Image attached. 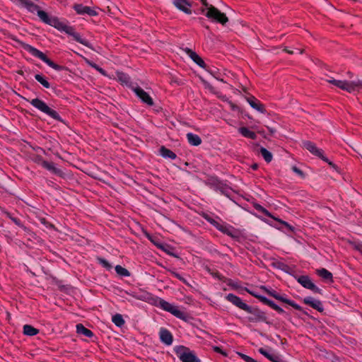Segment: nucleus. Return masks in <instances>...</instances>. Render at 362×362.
<instances>
[{
  "label": "nucleus",
  "instance_id": "nucleus-1",
  "mask_svg": "<svg viewBox=\"0 0 362 362\" xmlns=\"http://www.w3.org/2000/svg\"><path fill=\"white\" fill-rule=\"evenodd\" d=\"M327 82L339 89L348 93L358 91L362 88V82L360 81H347L344 78H331Z\"/></svg>",
  "mask_w": 362,
  "mask_h": 362
},
{
  "label": "nucleus",
  "instance_id": "nucleus-2",
  "mask_svg": "<svg viewBox=\"0 0 362 362\" xmlns=\"http://www.w3.org/2000/svg\"><path fill=\"white\" fill-rule=\"evenodd\" d=\"M48 25L54 27L59 30L64 31L68 35L73 36L74 38L79 43L88 46V42L86 40H83L80 37V35L75 32L74 28L73 27L67 25L66 24L60 21L58 18L52 17Z\"/></svg>",
  "mask_w": 362,
  "mask_h": 362
},
{
  "label": "nucleus",
  "instance_id": "nucleus-3",
  "mask_svg": "<svg viewBox=\"0 0 362 362\" xmlns=\"http://www.w3.org/2000/svg\"><path fill=\"white\" fill-rule=\"evenodd\" d=\"M204 14L213 22L219 23L223 26H225L229 21V18L226 14L221 12L214 6H209L208 10L204 12Z\"/></svg>",
  "mask_w": 362,
  "mask_h": 362
},
{
  "label": "nucleus",
  "instance_id": "nucleus-4",
  "mask_svg": "<svg viewBox=\"0 0 362 362\" xmlns=\"http://www.w3.org/2000/svg\"><path fill=\"white\" fill-rule=\"evenodd\" d=\"M30 103L35 107H36L37 109H38L39 110L42 111V112L49 115L50 117H52V118L57 119V120H59V121H61V117H59V115H58V113L51 109L45 102H43L42 100L38 99V98H35V99H33L31 101H30Z\"/></svg>",
  "mask_w": 362,
  "mask_h": 362
},
{
  "label": "nucleus",
  "instance_id": "nucleus-5",
  "mask_svg": "<svg viewBox=\"0 0 362 362\" xmlns=\"http://www.w3.org/2000/svg\"><path fill=\"white\" fill-rule=\"evenodd\" d=\"M22 45L23 46V47L27 49L28 52H30V53H32L33 55L39 57L40 59H42L43 62H45L47 65H49L50 67L56 69V70H59L61 69L60 66L56 64L55 63H54L52 61H51L49 58H47V57L41 51L37 49L36 48L29 45H27V44H25V43H21Z\"/></svg>",
  "mask_w": 362,
  "mask_h": 362
},
{
  "label": "nucleus",
  "instance_id": "nucleus-6",
  "mask_svg": "<svg viewBox=\"0 0 362 362\" xmlns=\"http://www.w3.org/2000/svg\"><path fill=\"white\" fill-rule=\"evenodd\" d=\"M173 4L177 11L186 16H191L194 13L190 0H173Z\"/></svg>",
  "mask_w": 362,
  "mask_h": 362
},
{
  "label": "nucleus",
  "instance_id": "nucleus-7",
  "mask_svg": "<svg viewBox=\"0 0 362 362\" xmlns=\"http://www.w3.org/2000/svg\"><path fill=\"white\" fill-rule=\"evenodd\" d=\"M176 353L182 362H199L194 354L185 346H179L176 349Z\"/></svg>",
  "mask_w": 362,
  "mask_h": 362
},
{
  "label": "nucleus",
  "instance_id": "nucleus-8",
  "mask_svg": "<svg viewBox=\"0 0 362 362\" xmlns=\"http://www.w3.org/2000/svg\"><path fill=\"white\" fill-rule=\"evenodd\" d=\"M159 304L163 310L170 313L181 320H187L185 314L180 310L177 306H175L164 300H160Z\"/></svg>",
  "mask_w": 362,
  "mask_h": 362
},
{
  "label": "nucleus",
  "instance_id": "nucleus-9",
  "mask_svg": "<svg viewBox=\"0 0 362 362\" xmlns=\"http://www.w3.org/2000/svg\"><path fill=\"white\" fill-rule=\"evenodd\" d=\"M304 146L309 152L318 156L322 160L327 162L332 168H336V165L332 161H329L326 157L324 156L322 150L319 149L315 144H314L312 142L307 141L304 144Z\"/></svg>",
  "mask_w": 362,
  "mask_h": 362
},
{
  "label": "nucleus",
  "instance_id": "nucleus-10",
  "mask_svg": "<svg viewBox=\"0 0 362 362\" xmlns=\"http://www.w3.org/2000/svg\"><path fill=\"white\" fill-rule=\"evenodd\" d=\"M183 50L199 66H200L202 69H206V63L204 62V59L196 52L193 51L192 49L188 47L183 49Z\"/></svg>",
  "mask_w": 362,
  "mask_h": 362
},
{
  "label": "nucleus",
  "instance_id": "nucleus-11",
  "mask_svg": "<svg viewBox=\"0 0 362 362\" xmlns=\"http://www.w3.org/2000/svg\"><path fill=\"white\" fill-rule=\"evenodd\" d=\"M134 92L142 100L143 103L147 104L149 106L153 105L154 103L152 98L144 89L140 87H136L134 88Z\"/></svg>",
  "mask_w": 362,
  "mask_h": 362
},
{
  "label": "nucleus",
  "instance_id": "nucleus-12",
  "mask_svg": "<svg viewBox=\"0 0 362 362\" xmlns=\"http://www.w3.org/2000/svg\"><path fill=\"white\" fill-rule=\"evenodd\" d=\"M253 206L258 210L259 211L262 212V214H265L266 216L274 219L275 221L279 222L280 223L284 225L286 227H287L290 230L293 231L294 228L291 226H290L288 223H286L284 221H282L280 218H278L273 215H272L266 209H264L263 206H262L260 204L257 203H254Z\"/></svg>",
  "mask_w": 362,
  "mask_h": 362
},
{
  "label": "nucleus",
  "instance_id": "nucleus-13",
  "mask_svg": "<svg viewBox=\"0 0 362 362\" xmlns=\"http://www.w3.org/2000/svg\"><path fill=\"white\" fill-rule=\"evenodd\" d=\"M298 282L303 287L310 289L317 293H320L321 290L317 288L308 276H300L298 278Z\"/></svg>",
  "mask_w": 362,
  "mask_h": 362
},
{
  "label": "nucleus",
  "instance_id": "nucleus-14",
  "mask_svg": "<svg viewBox=\"0 0 362 362\" xmlns=\"http://www.w3.org/2000/svg\"><path fill=\"white\" fill-rule=\"evenodd\" d=\"M226 298L239 308L245 311H250V307L246 303H243L239 297L233 294H228Z\"/></svg>",
  "mask_w": 362,
  "mask_h": 362
},
{
  "label": "nucleus",
  "instance_id": "nucleus-15",
  "mask_svg": "<svg viewBox=\"0 0 362 362\" xmlns=\"http://www.w3.org/2000/svg\"><path fill=\"white\" fill-rule=\"evenodd\" d=\"M245 291L247 293H249L250 294H251L252 296H253L254 297H255V298H258L259 300H260L262 302H263V303H266L267 305H269L270 307H272L273 309H274L277 312H279V313H283L284 312L283 309H281L279 306L276 305L274 302L268 300L265 297H263L262 296H259V295L255 293L254 292L250 291L247 288H245Z\"/></svg>",
  "mask_w": 362,
  "mask_h": 362
},
{
  "label": "nucleus",
  "instance_id": "nucleus-16",
  "mask_svg": "<svg viewBox=\"0 0 362 362\" xmlns=\"http://www.w3.org/2000/svg\"><path fill=\"white\" fill-rule=\"evenodd\" d=\"M205 84H206V87L209 90H210L211 92H212L213 93L217 95L218 96V98H220L222 100L228 102V103L230 104V106L232 108V110H238V112H242V110L237 105L234 104L233 103H232L230 101H228V98L226 95L219 94V93L216 91L214 90V88L211 85H210L209 83H205Z\"/></svg>",
  "mask_w": 362,
  "mask_h": 362
},
{
  "label": "nucleus",
  "instance_id": "nucleus-17",
  "mask_svg": "<svg viewBox=\"0 0 362 362\" xmlns=\"http://www.w3.org/2000/svg\"><path fill=\"white\" fill-rule=\"evenodd\" d=\"M247 101L252 108L255 109L259 112L263 114L266 112V108L264 105L255 97H250L247 98Z\"/></svg>",
  "mask_w": 362,
  "mask_h": 362
},
{
  "label": "nucleus",
  "instance_id": "nucleus-18",
  "mask_svg": "<svg viewBox=\"0 0 362 362\" xmlns=\"http://www.w3.org/2000/svg\"><path fill=\"white\" fill-rule=\"evenodd\" d=\"M251 315L248 317V320L251 322H258L266 321V317L264 313L258 310L251 312Z\"/></svg>",
  "mask_w": 362,
  "mask_h": 362
},
{
  "label": "nucleus",
  "instance_id": "nucleus-19",
  "mask_svg": "<svg viewBox=\"0 0 362 362\" xmlns=\"http://www.w3.org/2000/svg\"><path fill=\"white\" fill-rule=\"evenodd\" d=\"M42 165L44 168L52 171L53 173L59 175V177H64V173L62 172V170L55 167L53 163H49L48 161L43 160Z\"/></svg>",
  "mask_w": 362,
  "mask_h": 362
},
{
  "label": "nucleus",
  "instance_id": "nucleus-20",
  "mask_svg": "<svg viewBox=\"0 0 362 362\" xmlns=\"http://www.w3.org/2000/svg\"><path fill=\"white\" fill-rule=\"evenodd\" d=\"M303 302L320 313L324 311L322 303L318 300H314L311 298H306L303 300Z\"/></svg>",
  "mask_w": 362,
  "mask_h": 362
},
{
  "label": "nucleus",
  "instance_id": "nucleus-21",
  "mask_svg": "<svg viewBox=\"0 0 362 362\" xmlns=\"http://www.w3.org/2000/svg\"><path fill=\"white\" fill-rule=\"evenodd\" d=\"M122 13V10L116 4L107 6V16L110 18H114L115 19H118V18H117L116 16L118 13Z\"/></svg>",
  "mask_w": 362,
  "mask_h": 362
},
{
  "label": "nucleus",
  "instance_id": "nucleus-22",
  "mask_svg": "<svg viewBox=\"0 0 362 362\" xmlns=\"http://www.w3.org/2000/svg\"><path fill=\"white\" fill-rule=\"evenodd\" d=\"M76 333L78 334H82L89 338L93 336V332L85 327L82 324L76 325Z\"/></svg>",
  "mask_w": 362,
  "mask_h": 362
},
{
  "label": "nucleus",
  "instance_id": "nucleus-23",
  "mask_svg": "<svg viewBox=\"0 0 362 362\" xmlns=\"http://www.w3.org/2000/svg\"><path fill=\"white\" fill-rule=\"evenodd\" d=\"M238 131L244 137L251 139H256L257 138L256 133L253 131H251L247 127H241L239 128Z\"/></svg>",
  "mask_w": 362,
  "mask_h": 362
},
{
  "label": "nucleus",
  "instance_id": "nucleus-24",
  "mask_svg": "<svg viewBox=\"0 0 362 362\" xmlns=\"http://www.w3.org/2000/svg\"><path fill=\"white\" fill-rule=\"evenodd\" d=\"M316 273L320 277H322L323 279L328 280L331 283H332L334 281L332 274L326 269L322 268V269H317L316 271Z\"/></svg>",
  "mask_w": 362,
  "mask_h": 362
},
{
  "label": "nucleus",
  "instance_id": "nucleus-25",
  "mask_svg": "<svg viewBox=\"0 0 362 362\" xmlns=\"http://www.w3.org/2000/svg\"><path fill=\"white\" fill-rule=\"evenodd\" d=\"M160 339L165 344L170 345L173 342V336L170 332L166 329L160 331Z\"/></svg>",
  "mask_w": 362,
  "mask_h": 362
},
{
  "label": "nucleus",
  "instance_id": "nucleus-26",
  "mask_svg": "<svg viewBox=\"0 0 362 362\" xmlns=\"http://www.w3.org/2000/svg\"><path fill=\"white\" fill-rule=\"evenodd\" d=\"M154 245L158 247L159 249L162 250L163 251H164L165 253H167L168 255H171V256H173L176 258H178L179 257L177 255H176L175 254H174L172 251L174 250V248L170 245H164L163 244H160L159 243H154Z\"/></svg>",
  "mask_w": 362,
  "mask_h": 362
},
{
  "label": "nucleus",
  "instance_id": "nucleus-27",
  "mask_svg": "<svg viewBox=\"0 0 362 362\" xmlns=\"http://www.w3.org/2000/svg\"><path fill=\"white\" fill-rule=\"evenodd\" d=\"M23 332L27 336H35L39 333V329L30 325H25L23 327Z\"/></svg>",
  "mask_w": 362,
  "mask_h": 362
},
{
  "label": "nucleus",
  "instance_id": "nucleus-28",
  "mask_svg": "<svg viewBox=\"0 0 362 362\" xmlns=\"http://www.w3.org/2000/svg\"><path fill=\"white\" fill-rule=\"evenodd\" d=\"M30 10L32 11H37V15H38L39 18L45 23L48 24L49 23V21H50V19L52 18H50L45 11H44L42 10H40L38 6H37V9H35V8H32V9H30Z\"/></svg>",
  "mask_w": 362,
  "mask_h": 362
},
{
  "label": "nucleus",
  "instance_id": "nucleus-29",
  "mask_svg": "<svg viewBox=\"0 0 362 362\" xmlns=\"http://www.w3.org/2000/svg\"><path fill=\"white\" fill-rule=\"evenodd\" d=\"M187 137L189 143L193 146H199L202 144L201 138L197 134L188 133Z\"/></svg>",
  "mask_w": 362,
  "mask_h": 362
},
{
  "label": "nucleus",
  "instance_id": "nucleus-30",
  "mask_svg": "<svg viewBox=\"0 0 362 362\" xmlns=\"http://www.w3.org/2000/svg\"><path fill=\"white\" fill-rule=\"evenodd\" d=\"M160 153L162 155V156L165 158H169L171 159H175L176 158L175 153H174L172 151L165 148V146H161L160 148Z\"/></svg>",
  "mask_w": 362,
  "mask_h": 362
},
{
  "label": "nucleus",
  "instance_id": "nucleus-31",
  "mask_svg": "<svg viewBox=\"0 0 362 362\" xmlns=\"http://www.w3.org/2000/svg\"><path fill=\"white\" fill-rule=\"evenodd\" d=\"M260 153L266 162L269 163L272 161L273 158L272 154L265 148L262 147L260 148Z\"/></svg>",
  "mask_w": 362,
  "mask_h": 362
},
{
  "label": "nucleus",
  "instance_id": "nucleus-32",
  "mask_svg": "<svg viewBox=\"0 0 362 362\" xmlns=\"http://www.w3.org/2000/svg\"><path fill=\"white\" fill-rule=\"evenodd\" d=\"M115 271L117 274L122 276H129L130 272L125 268L122 267L120 265H117L115 267Z\"/></svg>",
  "mask_w": 362,
  "mask_h": 362
},
{
  "label": "nucleus",
  "instance_id": "nucleus-33",
  "mask_svg": "<svg viewBox=\"0 0 362 362\" xmlns=\"http://www.w3.org/2000/svg\"><path fill=\"white\" fill-rule=\"evenodd\" d=\"M261 289L264 290L265 292H267L269 295L273 296L274 298H275L276 299L279 300H281L282 302L284 301V300L286 298H283L282 296H279L278 293H276L275 291H269V289H267L265 286H261L260 287Z\"/></svg>",
  "mask_w": 362,
  "mask_h": 362
},
{
  "label": "nucleus",
  "instance_id": "nucleus-34",
  "mask_svg": "<svg viewBox=\"0 0 362 362\" xmlns=\"http://www.w3.org/2000/svg\"><path fill=\"white\" fill-rule=\"evenodd\" d=\"M87 6H83L81 4H76L74 5V9L78 15H83L86 13Z\"/></svg>",
  "mask_w": 362,
  "mask_h": 362
},
{
  "label": "nucleus",
  "instance_id": "nucleus-35",
  "mask_svg": "<svg viewBox=\"0 0 362 362\" xmlns=\"http://www.w3.org/2000/svg\"><path fill=\"white\" fill-rule=\"evenodd\" d=\"M259 351L260 354H262L263 356L267 357L269 360L272 361V362H280L279 357L272 356L262 348L259 349Z\"/></svg>",
  "mask_w": 362,
  "mask_h": 362
},
{
  "label": "nucleus",
  "instance_id": "nucleus-36",
  "mask_svg": "<svg viewBox=\"0 0 362 362\" xmlns=\"http://www.w3.org/2000/svg\"><path fill=\"white\" fill-rule=\"evenodd\" d=\"M112 322L118 327L124 324V320L120 314H116L112 317Z\"/></svg>",
  "mask_w": 362,
  "mask_h": 362
},
{
  "label": "nucleus",
  "instance_id": "nucleus-37",
  "mask_svg": "<svg viewBox=\"0 0 362 362\" xmlns=\"http://www.w3.org/2000/svg\"><path fill=\"white\" fill-rule=\"evenodd\" d=\"M97 9H99V8L87 6L85 14H87L91 17H96L98 16Z\"/></svg>",
  "mask_w": 362,
  "mask_h": 362
},
{
  "label": "nucleus",
  "instance_id": "nucleus-38",
  "mask_svg": "<svg viewBox=\"0 0 362 362\" xmlns=\"http://www.w3.org/2000/svg\"><path fill=\"white\" fill-rule=\"evenodd\" d=\"M35 79L40 83L45 88H49L50 87L49 83L40 74L35 76Z\"/></svg>",
  "mask_w": 362,
  "mask_h": 362
},
{
  "label": "nucleus",
  "instance_id": "nucleus-39",
  "mask_svg": "<svg viewBox=\"0 0 362 362\" xmlns=\"http://www.w3.org/2000/svg\"><path fill=\"white\" fill-rule=\"evenodd\" d=\"M23 5H25L28 9H32V8L37 9V6L33 4L30 0H18Z\"/></svg>",
  "mask_w": 362,
  "mask_h": 362
},
{
  "label": "nucleus",
  "instance_id": "nucleus-40",
  "mask_svg": "<svg viewBox=\"0 0 362 362\" xmlns=\"http://www.w3.org/2000/svg\"><path fill=\"white\" fill-rule=\"evenodd\" d=\"M217 228L222 231L223 233L230 235V236H232V237H234V235L232 234L231 231L230 230L229 228H226V226H221L220 224H217Z\"/></svg>",
  "mask_w": 362,
  "mask_h": 362
},
{
  "label": "nucleus",
  "instance_id": "nucleus-41",
  "mask_svg": "<svg viewBox=\"0 0 362 362\" xmlns=\"http://www.w3.org/2000/svg\"><path fill=\"white\" fill-rule=\"evenodd\" d=\"M202 4L203 5V7L200 8V11L204 13L208 10V8L209 6H213V5L209 4L207 0H200Z\"/></svg>",
  "mask_w": 362,
  "mask_h": 362
},
{
  "label": "nucleus",
  "instance_id": "nucleus-42",
  "mask_svg": "<svg viewBox=\"0 0 362 362\" xmlns=\"http://www.w3.org/2000/svg\"><path fill=\"white\" fill-rule=\"evenodd\" d=\"M87 63L90 65L92 67L95 68L98 71H99L100 74H102L104 76H106V72L100 67H99L98 65H96L94 63H92L90 61H87Z\"/></svg>",
  "mask_w": 362,
  "mask_h": 362
},
{
  "label": "nucleus",
  "instance_id": "nucleus-43",
  "mask_svg": "<svg viewBox=\"0 0 362 362\" xmlns=\"http://www.w3.org/2000/svg\"><path fill=\"white\" fill-rule=\"evenodd\" d=\"M238 354L243 359L245 360L246 362H257L255 360H254L252 358L245 355V354H241V353H238Z\"/></svg>",
  "mask_w": 362,
  "mask_h": 362
},
{
  "label": "nucleus",
  "instance_id": "nucleus-44",
  "mask_svg": "<svg viewBox=\"0 0 362 362\" xmlns=\"http://www.w3.org/2000/svg\"><path fill=\"white\" fill-rule=\"evenodd\" d=\"M284 303H286L290 305L291 306H292L293 308H294L296 310H301L300 306H299L298 305L296 304L295 303H293L286 298L284 300Z\"/></svg>",
  "mask_w": 362,
  "mask_h": 362
},
{
  "label": "nucleus",
  "instance_id": "nucleus-45",
  "mask_svg": "<svg viewBox=\"0 0 362 362\" xmlns=\"http://www.w3.org/2000/svg\"><path fill=\"white\" fill-rule=\"evenodd\" d=\"M99 261L105 268H107V269H111L112 268L111 264L107 261H106L105 259L100 258Z\"/></svg>",
  "mask_w": 362,
  "mask_h": 362
},
{
  "label": "nucleus",
  "instance_id": "nucleus-46",
  "mask_svg": "<svg viewBox=\"0 0 362 362\" xmlns=\"http://www.w3.org/2000/svg\"><path fill=\"white\" fill-rule=\"evenodd\" d=\"M292 169L296 173L299 175L300 177H303L305 176L304 173L301 170L298 168L296 166H293Z\"/></svg>",
  "mask_w": 362,
  "mask_h": 362
},
{
  "label": "nucleus",
  "instance_id": "nucleus-47",
  "mask_svg": "<svg viewBox=\"0 0 362 362\" xmlns=\"http://www.w3.org/2000/svg\"><path fill=\"white\" fill-rule=\"evenodd\" d=\"M171 273L175 276H176L178 279H180V281H182V282H184L185 284H187V281L182 278L179 274L175 272H171Z\"/></svg>",
  "mask_w": 362,
  "mask_h": 362
},
{
  "label": "nucleus",
  "instance_id": "nucleus-48",
  "mask_svg": "<svg viewBox=\"0 0 362 362\" xmlns=\"http://www.w3.org/2000/svg\"><path fill=\"white\" fill-rule=\"evenodd\" d=\"M214 350L216 352L220 353V354H221L222 355H223L225 356H227L226 353L224 352L223 351H222L218 346H214Z\"/></svg>",
  "mask_w": 362,
  "mask_h": 362
},
{
  "label": "nucleus",
  "instance_id": "nucleus-49",
  "mask_svg": "<svg viewBox=\"0 0 362 362\" xmlns=\"http://www.w3.org/2000/svg\"><path fill=\"white\" fill-rule=\"evenodd\" d=\"M205 218L213 225H214L217 228V224H218L216 221H215L214 219L209 218L208 216H205Z\"/></svg>",
  "mask_w": 362,
  "mask_h": 362
},
{
  "label": "nucleus",
  "instance_id": "nucleus-50",
  "mask_svg": "<svg viewBox=\"0 0 362 362\" xmlns=\"http://www.w3.org/2000/svg\"><path fill=\"white\" fill-rule=\"evenodd\" d=\"M355 249L358 250L362 255V245H357L355 246Z\"/></svg>",
  "mask_w": 362,
  "mask_h": 362
},
{
  "label": "nucleus",
  "instance_id": "nucleus-51",
  "mask_svg": "<svg viewBox=\"0 0 362 362\" xmlns=\"http://www.w3.org/2000/svg\"><path fill=\"white\" fill-rule=\"evenodd\" d=\"M228 284L230 286L233 287V288H238V285H237L236 284H235V283L232 282L230 280L228 281Z\"/></svg>",
  "mask_w": 362,
  "mask_h": 362
},
{
  "label": "nucleus",
  "instance_id": "nucleus-52",
  "mask_svg": "<svg viewBox=\"0 0 362 362\" xmlns=\"http://www.w3.org/2000/svg\"><path fill=\"white\" fill-rule=\"evenodd\" d=\"M11 219L16 224L21 226L20 222L16 218H12Z\"/></svg>",
  "mask_w": 362,
  "mask_h": 362
},
{
  "label": "nucleus",
  "instance_id": "nucleus-53",
  "mask_svg": "<svg viewBox=\"0 0 362 362\" xmlns=\"http://www.w3.org/2000/svg\"><path fill=\"white\" fill-rule=\"evenodd\" d=\"M146 236L148 237V238L154 244V243H156L153 238L152 237L149 235V234H147Z\"/></svg>",
  "mask_w": 362,
  "mask_h": 362
},
{
  "label": "nucleus",
  "instance_id": "nucleus-54",
  "mask_svg": "<svg viewBox=\"0 0 362 362\" xmlns=\"http://www.w3.org/2000/svg\"><path fill=\"white\" fill-rule=\"evenodd\" d=\"M251 168L253 169V170H257V168H258V165L257 163H254L252 165Z\"/></svg>",
  "mask_w": 362,
  "mask_h": 362
},
{
  "label": "nucleus",
  "instance_id": "nucleus-55",
  "mask_svg": "<svg viewBox=\"0 0 362 362\" xmlns=\"http://www.w3.org/2000/svg\"><path fill=\"white\" fill-rule=\"evenodd\" d=\"M285 50H286L288 53H289V54H293V52H292V51L286 50V49H285Z\"/></svg>",
  "mask_w": 362,
  "mask_h": 362
},
{
  "label": "nucleus",
  "instance_id": "nucleus-56",
  "mask_svg": "<svg viewBox=\"0 0 362 362\" xmlns=\"http://www.w3.org/2000/svg\"><path fill=\"white\" fill-rule=\"evenodd\" d=\"M18 73L19 74H21V75H22V74H23V71H18Z\"/></svg>",
  "mask_w": 362,
  "mask_h": 362
},
{
  "label": "nucleus",
  "instance_id": "nucleus-57",
  "mask_svg": "<svg viewBox=\"0 0 362 362\" xmlns=\"http://www.w3.org/2000/svg\"><path fill=\"white\" fill-rule=\"evenodd\" d=\"M246 116L247 117V118L252 119V117H250L249 115H247Z\"/></svg>",
  "mask_w": 362,
  "mask_h": 362
}]
</instances>
